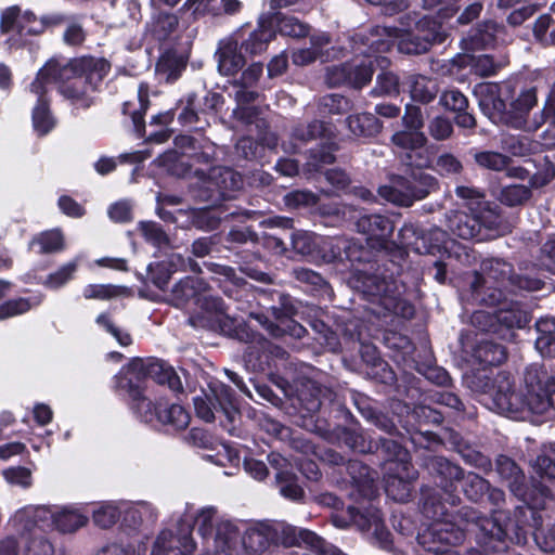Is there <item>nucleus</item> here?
<instances>
[{
	"instance_id": "1",
	"label": "nucleus",
	"mask_w": 555,
	"mask_h": 555,
	"mask_svg": "<svg viewBox=\"0 0 555 555\" xmlns=\"http://www.w3.org/2000/svg\"><path fill=\"white\" fill-rule=\"evenodd\" d=\"M423 514L431 519L428 528L418 535L420 543L429 552L439 554L447 546L460 544L465 532H472L482 550H475L469 555H500L507 545L526 543V531L507 512L495 511L491 517L481 516L469 506L451 514L440 496L436 493L424 494Z\"/></svg>"
},
{
	"instance_id": "2",
	"label": "nucleus",
	"mask_w": 555,
	"mask_h": 555,
	"mask_svg": "<svg viewBox=\"0 0 555 555\" xmlns=\"http://www.w3.org/2000/svg\"><path fill=\"white\" fill-rule=\"evenodd\" d=\"M109 64L103 59L80 57L67 63L49 60L30 85L33 93L41 92L43 86L56 83L59 92L73 103L89 107L92 94L107 75Z\"/></svg>"
},
{
	"instance_id": "3",
	"label": "nucleus",
	"mask_w": 555,
	"mask_h": 555,
	"mask_svg": "<svg viewBox=\"0 0 555 555\" xmlns=\"http://www.w3.org/2000/svg\"><path fill=\"white\" fill-rule=\"evenodd\" d=\"M152 378L157 384L167 385L173 391L182 390V383L172 366L158 359H133L127 366L122 367L117 377V385L127 391L134 402L133 408L145 423H158L163 401L156 403L142 395L141 380Z\"/></svg>"
},
{
	"instance_id": "4",
	"label": "nucleus",
	"mask_w": 555,
	"mask_h": 555,
	"mask_svg": "<svg viewBox=\"0 0 555 555\" xmlns=\"http://www.w3.org/2000/svg\"><path fill=\"white\" fill-rule=\"evenodd\" d=\"M481 271L483 275L474 272L468 282L467 300L473 304L495 306L505 299V292L539 291L542 287L539 279L515 274L512 264L502 259H485Z\"/></svg>"
},
{
	"instance_id": "5",
	"label": "nucleus",
	"mask_w": 555,
	"mask_h": 555,
	"mask_svg": "<svg viewBox=\"0 0 555 555\" xmlns=\"http://www.w3.org/2000/svg\"><path fill=\"white\" fill-rule=\"evenodd\" d=\"M370 48L376 52H387L397 43L398 50L406 54L427 52L434 43L446 39L440 23L424 16L415 22L414 29H399L391 26H376L371 29Z\"/></svg>"
},
{
	"instance_id": "6",
	"label": "nucleus",
	"mask_w": 555,
	"mask_h": 555,
	"mask_svg": "<svg viewBox=\"0 0 555 555\" xmlns=\"http://www.w3.org/2000/svg\"><path fill=\"white\" fill-rule=\"evenodd\" d=\"M370 34L356 33L351 37L352 52L362 54L363 57H356L349 62L328 66L326 68L325 81L331 87L349 86L354 89H362L371 80L375 73V66L385 68L388 60L384 56H374L376 51L370 48Z\"/></svg>"
},
{
	"instance_id": "7",
	"label": "nucleus",
	"mask_w": 555,
	"mask_h": 555,
	"mask_svg": "<svg viewBox=\"0 0 555 555\" xmlns=\"http://www.w3.org/2000/svg\"><path fill=\"white\" fill-rule=\"evenodd\" d=\"M352 286L371 301L379 302L385 310L404 317L413 314L412 306L401 300L404 286L395 278L387 275L386 270L371 264L369 269H356L351 279Z\"/></svg>"
},
{
	"instance_id": "8",
	"label": "nucleus",
	"mask_w": 555,
	"mask_h": 555,
	"mask_svg": "<svg viewBox=\"0 0 555 555\" xmlns=\"http://www.w3.org/2000/svg\"><path fill=\"white\" fill-rule=\"evenodd\" d=\"M492 371L477 370L467 377L468 387L491 401V409L503 414H517L521 410L522 401L513 389L512 375L505 371H499L492 376Z\"/></svg>"
},
{
	"instance_id": "9",
	"label": "nucleus",
	"mask_w": 555,
	"mask_h": 555,
	"mask_svg": "<svg viewBox=\"0 0 555 555\" xmlns=\"http://www.w3.org/2000/svg\"><path fill=\"white\" fill-rule=\"evenodd\" d=\"M400 243L420 254L433 253L435 248H444L454 256L461 263L470 266L475 262L476 256L474 251L465 245L456 244L449 240L448 233L439 228L431 229L425 236L413 224H405L399 233Z\"/></svg>"
},
{
	"instance_id": "10",
	"label": "nucleus",
	"mask_w": 555,
	"mask_h": 555,
	"mask_svg": "<svg viewBox=\"0 0 555 555\" xmlns=\"http://www.w3.org/2000/svg\"><path fill=\"white\" fill-rule=\"evenodd\" d=\"M189 518L204 540H212L215 555H233L227 548L235 547L238 530L231 521L220 520L216 507H203L195 513H190Z\"/></svg>"
},
{
	"instance_id": "11",
	"label": "nucleus",
	"mask_w": 555,
	"mask_h": 555,
	"mask_svg": "<svg viewBox=\"0 0 555 555\" xmlns=\"http://www.w3.org/2000/svg\"><path fill=\"white\" fill-rule=\"evenodd\" d=\"M500 224L495 208L469 206V214L451 211L447 216V227L451 234L463 240H483L482 230H493Z\"/></svg>"
},
{
	"instance_id": "12",
	"label": "nucleus",
	"mask_w": 555,
	"mask_h": 555,
	"mask_svg": "<svg viewBox=\"0 0 555 555\" xmlns=\"http://www.w3.org/2000/svg\"><path fill=\"white\" fill-rule=\"evenodd\" d=\"M495 470L509 491L532 508H544L545 502L551 496L550 490L540 485L529 490L526 476L517 463L506 455H499L495 460Z\"/></svg>"
},
{
	"instance_id": "13",
	"label": "nucleus",
	"mask_w": 555,
	"mask_h": 555,
	"mask_svg": "<svg viewBox=\"0 0 555 555\" xmlns=\"http://www.w3.org/2000/svg\"><path fill=\"white\" fill-rule=\"evenodd\" d=\"M18 522L33 520L44 528H54L62 533H72L88 522V517L72 509L52 511L46 506H29L15 514Z\"/></svg>"
},
{
	"instance_id": "14",
	"label": "nucleus",
	"mask_w": 555,
	"mask_h": 555,
	"mask_svg": "<svg viewBox=\"0 0 555 555\" xmlns=\"http://www.w3.org/2000/svg\"><path fill=\"white\" fill-rule=\"evenodd\" d=\"M273 540L286 547L306 546L319 555H346L333 544L326 542L313 531L287 524L272 527Z\"/></svg>"
},
{
	"instance_id": "15",
	"label": "nucleus",
	"mask_w": 555,
	"mask_h": 555,
	"mask_svg": "<svg viewBox=\"0 0 555 555\" xmlns=\"http://www.w3.org/2000/svg\"><path fill=\"white\" fill-rule=\"evenodd\" d=\"M238 339L245 341L244 361L254 371H264L272 357H282L284 351L266 339L262 335L242 327L237 332Z\"/></svg>"
},
{
	"instance_id": "16",
	"label": "nucleus",
	"mask_w": 555,
	"mask_h": 555,
	"mask_svg": "<svg viewBox=\"0 0 555 555\" xmlns=\"http://www.w3.org/2000/svg\"><path fill=\"white\" fill-rule=\"evenodd\" d=\"M392 145L405 157L409 166L417 168L430 167L431 162L426 155L427 137L423 131L402 129L396 131L390 139Z\"/></svg>"
},
{
	"instance_id": "17",
	"label": "nucleus",
	"mask_w": 555,
	"mask_h": 555,
	"mask_svg": "<svg viewBox=\"0 0 555 555\" xmlns=\"http://www.w3.org/2000/svg\"><path fill=\"white\" fill-rule=\"evenodd\" d=\"M0 29L3 34L16 30L20 39L11 37L8 42L11 47H21L24 43V36H34L43 33L44 24L41 18L37 20L31 12L26 11L24 14H21L18 7H11L2 12Z\"/></svg>"
},
{
	"instance_id": "18",
	"label": "nucleus",
	"mask_w": 555,
	"mask_h": 555,
	"mask_svg": "<svg viewBox=\"0 0 555 555\" xmlns=\"http://www.w3.org/2000/svg\"><path fill=\"white\" fill-rule=\"evenodd\" d=\"M14 527L22 532L17 546L22 548V555H54L52 542L44 535V527L33 520L18 522L13 518Z\"/></svg>"
},
{
	"instance_id": "19",
	"label": "nucleus",
	"mask_w": 555,
	"mask_h": 555,
	"mask_svg": "<svg viewBox=\"0 0 555 555\" xmlns=\"http://www.w3.org/2000/svg\"><path fill=\"white\" fill-rule=\"evenodd\" d=\"M242 185L241 175L229 167L211 168L205 182V188L210 192L211 201L230 199Z\"/></svg>"
},
{
	"instance_id": "20",
	"label": "nucleus",
	"mask_w": 555,
	"mask_h": 555,
	"mask_svg": "<svg viewBox=\"0 0 555 555\" xmlns=\"http://www.w3.org/2000/svg\"><path fill=\"white\" fill-rule=\"evenodd\" d=\"M426 465L430 474L437 478V485L448 494V503L454 506L459 498L452 494V491L455 489L453 483L461 480L464 473L463 469L443 456L429 457Z\"/></svg>"
},
{
	"instance_id": "21",
	"label": "nucleus",
	"mask_w": 555,
	"mask_h": 555,
	"mask_svg": "<svg viewBox=\"0 0 555 555\" xmlns=\"http://www.w3.org/2000/svg\"><path fill=\"white\" fill-rule=\"evenodd\" d=\"M271 526L260 525L258 527L248 528L242 537H237V542L233 550L227 548L233 555H257L264 552L271 541H273Z\"/></svg>"
},
{
	"instance_id": "22",
	"label": "nucleus",
	"mask_w": 555,
	"mask_h": 555,
	"mask_svg": "<svg viewBox=\"0 0 555 555\" xmlns=\"http://www.w3.org/2000/svg\"><path fill=\"white\" fill-rule=\"evenodd\" d=\"M553 378L555 377L548 374L547 370L542 363H532L526 367L524 373L526 393L516 392L522 401L520 412H522L525 409L531 411L532 397L535 395L542 397Z\"/></svg>"
},
{
	"instance_id": "23",
	"label": "nucleus",
	"mask_w": 555,
	"mask_h": 555,
	"mask_svg": "<svg viewBox=\"0 0 555 555\" xmlns=\"http://www.w3.org/2000/svg\"><path fill=\"white\" fill-rule=\"evenodd\" d=\"M356 227L360 233L366 235L367 242L375 248L384 247L393 231L390 219L377 214L360 217Z\"/></svg>"
},
{
	"instance_id": "24",
	"label": "nucleus",
	"mask_w": 555,
	"mask_h": 555,
	"mask_svg": "<svg viewBox=\"0 0 555 555\" xmlns=\"http://www.w3.org/2000/svg\"><path fill=\"white\" fill-rule=\"evenodd\" d=\"M195 551V542L191 537V526L181 528L180 537L171 531L164 530L157 537L151 555H191Z\"/></svg>"
},
{
	"instance_id": "25",
	"label": "nucleus",
	"mask_w": 555,
	"mask_h": 555,
	"mask_svg": "<svg viewBox=\"0 0 555 555\" xmlns=\"http://www.w3.org/2000/svg\"><path fill=\"white\" fill-rule=\"evenodd\" d=\"M535 103L537 94L534 89L522 91L511 104L509 124L515 128L525 129L528 131H533L540 128L545 122L543 111L541 112L539 118L534 117L532 122H529L526 119V116Z\"/></svg>"
},
{
	"instance_id": "26",
	"label": "nucleus",
	"mask_w": 555,
	"mask_h": 555,
	"mask_svg": "<svg viewBox=\"0 0 555 555\" xmlns=\"http://www.w3.org/2000/svg\"><path fill=\"white\" fill-rule=\"evenodd\" d=\"M416 478L417 472L412 465L388 467L385 486L387 495L397 502H406L411 496V485Z\"/></svg>"
},
{
	"instance_id": "27",
	"label": "nucleus",
	"mask_w": 555,
	"mask_h": 555,
	"mask_svg": "<svg viewBox=\"0 0 555 555\" xmlns=\"http://www.w3.org/2000/svg\"><path fill=\"white\" fill-rule=\"evenodd\" d=\"M496 320L499 338L513 340L514 330L525 327L530 321V315L518 302H511L507 307L496 310Z\"/></svg>"
},
{
	"instance_id": "28",
	"label": "nucleus",
	"mask_w": 555,
	"mask_h": 555,
	"mask_svg": "<svg viewBox=\"0 0 555 555\" xmlns=\"http://www.w3.org/2000/svg\"><path fill=\"white\" fill-rule=\"evenodd\" d=\"M348 513L350 520L361 530H373L375 540L382 548L390 550L392 544L391 533L384 527L377 511L364 514L354 507H349Z\"/></svg>"
},
{
	"instance_id": "29",
	"label": "nucleus",
	"mask_w": 555,
	"mask_h": 555,
	"mask_svg": "<svg viewBox=\"0 0 555 555\" xmlns=\"http://www.w3.org/2000/svg\"><path fill=\"white\" fill-rule=\"evenodd\" d=\"M122 512V524L132 530L147 529L158 517L157 509L147 502L129 505Z\"/></svg>"
},
{
	"instance_id": "30",
	"label": "nucleus",
	"mask_w": 555,
	"mask_h": 555,
	"mask_svg": "<svg viewBox=\"0 0 555 555\" xmlns=\"http://www.w3.org/2000/svg\"><path fill=\"white\" fill-rule=\"evenodd\" d=\"M208 291V284L201 278L188 276L178 282L171 292V301L177 307H182L190 300L197 299Z\"/></svg>"
},
{
	"instance_id": "31",
	"label": "nucleus",
	"mask_w": 555,
	"mask_h": 555,
	"mask_svg": "<svg viewBox=\"0 0 555 555\" xmlns=\"http://www.w3.org/2000/svg\"><path fill=\"white\" fill-rule=\"evenodd\" d=\"M237 48V41L233 39H227L220 43L217 55L218 69L222 75H234L245 65V59Z\"/></svg>"
},
{
	"instance_id": "32",
	"label": "nucleus",
	"mask_w": 555,
	"mask_h": 555,
	"mask_svg": "<svg viewBox=\"0 0 555 555\" xmlns=\"http://www.w3.org/2000/svg\"><path fill=\"white\" fill-rule=\"evenodd\" d=\"M460 65L477 76L488 77L495 75L505 65V60H495L493 55L485 53L465 54L461 57Z\"/></svg>"
},
{
	"instance_id": "33",
	"label": "nucleus",
	"mask_w": 555,
	"mask_h": 555,
	"mask_svg": "<svg viewBox=\"0 0 555 555\" xmlns=\"http://www.w3.org/2000/svg\"><path fill=\"white\" fill-rule=\"evenodd\" d=\"M324 131V122L320 120H313L307 125H297L292 130V141L288 143L283 142L282 147L286 153H297L301 144L315 140L321 137Z\"/></svg>"
},
{
	"instance_id": "34",
	"label": "nucleus",
	"mask_w": 555,
	"mask_h": 555,
	"mask_svg": "<svg viewBox=\"0 0 555 555\" xmlns=\"http://www.w3.org/2000/svg\"><path fill=\"white\" fill-rule=\"evenodd\" d=\"M406 83L412 100L422 104L430 103L439 92L437 81L423 75H410Z\"/></svg>"
},
{
	"instance_id": "35",
	"label": "nucleus",
	"mask_w": 555,
	"mask_h": 555,
	"mask_svg": "<svg viewBox=\"0 0 555 555\" xmlns=\"http://www.w3.org/2000/svg\"><path fill=\"white\" fill-rule=\"evenodd\" d=\"M350 132L359 138H374L382 131V122L371 113L350 115L346 119Z\"/></svg>"
},
{
	"instance_id": "36",
	"label": "nucleus",
	"mask_w": 555,
	"mask_h": 555,
	"mask_svg": "<svg viewBox=\"0 0 555 555\" xmlns=\"http://www.w3.org/2000/svg\"><path fill=\"white\" fill-rule=\"evenodd\" d=\"M257 96L258 93L256 91H253L249 89V87H245L244 85L240 83L238 89L234 94V98L237 102V107L233 111L235 118L247 125L257 122V127H259V122L263 124L262 120L257 119L256 108L247 106V104L253 103Z\"/></svg>"
},
{
	"instance_id": "37",
	"label": "nucleus",
	"mask_w": 555,
	"mask_h": 555,
	"mask_svg": "<svg viewBox=\"0 0 555 555\" xmlns=\"http://www.w3.org/2000/svg\"><path fill=\"white\" fill-rule=\"evenodd\" d=\"M138 102L139 108L131 109L132 103L125 102L122 105V113L129 114L133 124V128L138 137H143L145 130L144 115L150 105L149 100V86L140 83L138 88Z\"/></svg>"
},
{
	"instance_id": "38",
	"label": "nucleus",
	"mask_w": 555,
	"mask_h": 555,
	"mask_svg": "<svg viewBox=\"0 0 555 555\" xmlns=\"http://www.w3.org/2000/svg\"><path fill=\"white\" fill-rule=\"evenodd\" d=\"M473 358L485 366L499 365L506 359V350L500 344L483 339L473 347Z\"/></svg>"
},
{
	"instance_id": "39",
	"label": "nucleus",
	"mask_w": 555,
	"mask_h": 555,
	"mask_svg": "<svg viewBox=\"0 0 555 555\" xmlns=\"http://www.w3.org/2000/svg\"><path fill=\"white\" fill-rule=\"evenodd\" d=\"M382 197L399 206H411L410 179L398 177L390 185H384L378 189Z\"/></svg>"
},
{
	"instance_id": "40",
	"label": "nucleus",
	"mask_w": 555,
	"mask_h": 555,
	"mask_svg": "<svg viewBox=\"0 0 555 555\" xmlns=\"http://www.w3.org/2000/svg\"><path fill=\"white\" fill-rule=\"evenodd\" d=\"M476 94L478 95L481 111L488 117L492 118L506 109L505 102L498 94L496 86H480Z\"/></svg>"
},
{
	"instance_id": "41",
	"label": "nucleus",
	"mask_w": 555,
	"mask_h": 555,
	"mask_svg": "<svg viewBox=\"0 0 555 555\" xmlns=\"http://www.w3.org/2000/svg\"><path fill=\"white\" fill-rule=\"evenodd\" d=\"M47 87L43 86L38 95V101L33 111V125L35 130L40 134H47L53 127L54 120L49 111V103L46 99Z\"/></svg>"
},
{
	"instance_id": "42",
	"label": "nucleus",
	"mask_w": 555,
	"mask_h": 555,
	"mask_svg": "<svg viewBox=\"0 0 555 555\" xmlns=\"http://www.w3.org/2000/svg\"><path fill=\"white\" fill-rule=\"evenodd\" d=\"M178 17L170 13H159L153 16L152 21L147 24V31L156 40L164 41L178 28Z\"/></svg>"
},
{
	"instance_id": "43",
	"label": "nucleus",
	"mask_w": 555,
	"mask_h": 555,
	"mask_svg": "<svg viewBox=\"0 0 555 555\" xmlns=\"http://www.w3.org/2000/svg\"><path fill=\"white\" fill-rule=\"evenodd\" d=\"M210 391L220 412L230 421H233L237 411L234 408V392L232 388L223 383L216 382L210 385Z\"/></svg>"
},
{
	"instance_id": "44",
	"label": "nucleus",
	"mask_w": 555,
	"mask_h": 555,
	"mask_svg": "<svg viewBox=\"0 0 555 555\" xmlns=\"http://www.w3.org/2000/svg\"><path fill=\"white\" fill-rule=\"evenodd\" d=\"M272 312L279 323H270L268 333L271 336L280 338L284 335H289L296 339H301L306 335L307 330L301 324L291 319H282L280 317V310L276 308H273Z\"/></svg>"
},
{
	"instance_id": "45",
	"label": "nucleus",
	"mask_w": 555,
	"mask_h": 555,
	"mask_svg": "<svg viewBox=\"0 0 555 555\" xmlns=\"http://www.w3.org/2000/svg\"><path fill=\"white\" fill-rule=\"evenodd\" d=\"M531 467L539 476L555 479V443L544 444Z\"/></svg>"
},
{
	"instance_id": "46",
	"label": "nucleus",
	"mask_w": 555,
	"mask_h": 555,
	"mask_svg": "<svg viewBox=\"0 0 555 555\" xmlns=\"http://www.w3.org/2000/svg\"><path fill=\"white\" fill-rule=\"evenodd\" d=\"M190 415L183 406L179 404H170L164 402L160 411L158 424L168 425L175 430H181L188 427Z\"/></svg>"
},
{
	"instance_id": "47",
	"label": "nucleus",
	"mask_w": 555,
	"mask_h": 555,
	"mask_svg": "<svg viewBox=\"0 0 555 555\" xmlns=\"http://www.w3.org/2000/svg\"><path fill=\"white\" fill-rule=\"evenodd\" d=\"M274 37L271 29L260 26L253 30L248 38L242 42V50L250 55L260 54L266 51L268 43Z\"/></svg>"
},
{
	"instance_id": "48",
	"label": "nucleus",
	"mask_w": 555,
	"mask_h": 555,
	"mask_svg": "<svg viewBox=\"0 0 555 555\" xmlns=\"http://www.w3.org/2000/svg\"><path fill=\"white\" fill-rule=\"evenodd\" d=\"M380 451L385 454L389 462V467L399 468L401 466L411 465L409 452L400 443L392 439H379Z\"/></svg>"
},
{
	"instance_id": "49",
	"label": "nucleus",
	"mask_w": 555,
	"mask_h": 555,
	"mask_svg": "<svg viewBox=\"0 0 555 555\" xmlns=\"http://www.w3.org/2000/svg\"><path fill=\"white\" fill-rule=\"evenodd\" d=\"M461 480H463L462 489L465 496L473 502L481 501L489 491V481L475 473L469 472L466 475L463 473Z\"/></svg>"
},
{
	"instance_id": "50",
	"label": "nucleus",
	"mask_w": 555,
	"mask_h": 555,
	"mask_svg": "<svg viewBox=\"0 0 555 555\" xmlns=\"http://www.w3.org/2000/svg\"><path fill=\"white\" fill-rule=\"evenodd\" d=\"M197 306L206 313L211 314L214 321L219 325L227 323L229 319L227 307L221 298L209 295L207 291L197 299Z\"/></svg>"
},
{
	"instance_id": "51",
	"label": "nucleus",
	"mask_w": 555,
	"mask_h": 555,
	"mask_svg": "<svg viewBox=\"0 0 555 555\" xmlns=\"http://www.w3.org/2000/svg\"><path fill=\"white\" fill-rule=\"evenodd\" d=\"M402 425L408 429H414L416 424L433 423L440 424L442 422V415L440 412L426 406H415L405 420H402Z\"/></svg>"
},
{
	"instance_id": "52",
	"label": "nucleus",
	"mask_w": 555,
	"mask_h": 555,
	"mask_svg": "<svg viewBox=\"0 0 555 555\" xmlns=\"http://www.w3.org/2000/svg\"><path fill=\"white\" fill-rule=\"evenodd\" d=\"M33 247H38V253H56L64 248V238L59 230H52L41 233L31 242Z\"/></svg>"
},
{
	"instance_id": "53",
	"label": "nucleus",
	"mask_w": 555,
	"mask_h": 555,
	"mask_svg": "<svg viewBox=\"0 0 555 555\" xmlns=\"http://www.w3.org/2000/svg\"><path fill=\"white\" fill-rule=\"evenodd\" d=\"M42 297H36L34 301L28 298H16L0 305V320L16 317L29 311L33 307L40 305Z\"/></svg>"
},
{
	"instance_id": "54",
	"label": "nucleus",
	"mask_w": 555,
	"mask_h": 555,
	"mask_svg": "<svg viewBox=\"0 0 555 555\" xmlns=\"http://www.w3.org/2000/svg\"><path fill=\"white\" fill-rule=\"evenodd\" d=\"M77 268V260L69 261L59 268L55 272L50 273L42 284L50 289H59L74 278Z\"/></svg>"
},
{
	"instance_id": "55",
	"label": "nucleus",
	"mask_w": 555,
	"mask_h": 555,
	"mask_svg": "<svg viewBox=\"0 0 555 555\" xmlns=\"http://www.w3.org/2000/svg\"><path fill=\"white\" fill-rule=\"evenodd\" d=\"M504 152L516 157L529 155L533 150V143L527 137L504 135L501 140Z\"/></svg>"
},
{
	"instance_id": "56",
	"label": "nucleus",
	"mask_w": 555,
	"mask_h": 555,
	"mask_svg": "<svg viewBox=\"0 0 555 555\" xmlns=\"http://www.w3.org/2000/svg\"><path fill=\"white\" fill-rule=\"evenodd\" d=\"M347 472L353 482L366 492L372 491L374 477L371 476L370 468L359 461H348Z\"/></svg>"
},
{
	"instance_id": "57",
	"label": "nucleus",
	"mask_w": 555,
	"mask_h": 555,
	"mask_svg": "<svg viewBox=\"0 0 555 555\" xmlns=\"http://www.w3.org/2000/svg\"><path fill=\"white\" fill-rule=\"evenodd\" d=\"M531 197L530 186L522 184H511L504 186L500 194V199L507 206L522 205Z\"/></svg>"
},
{
	"instance_id": "58",
	"label": "nucleus",
	"mask_w": 555,
	"mask_h": 555,
	"mask_svg": "<svg viewBox=\"0 0 555 555\" xmlns=\"http://www.w3.org/2000/svg\"><path fill=\"white\" fill-rule=\"evenodd\" d=\"M139 230L145 241L155 247H165L169 245V237L163 228L154 221H142Z\"/></svg>"
},
{
	"instance_id": "59",
	"label": "nucleus",
	"mask_w": 555,
	"mask_h": 555,
	"mask_svg": "<svg viewBox=\"0 0 555 555\" xmlns=\"http://www.w3.org/2000/svg\"><path fill=\"white\" fill-rule=\"evenodd\" d=\"M311 391L310 397H308L306 391H301L299 395V400L308 413L319 411L325 401H331V392L328 390H323L321 387L312 384Z\"/></svg>"
},
{
	"instance_id": "60",
	"label": "nucleus",
	"mask_w": 555,
	"mask_h": 555,
	"mask_svg": "<svg viewBox=\"0 0 555 555\" xmlns=\"http://www.w3.org/2000/svg\"><path fill=\"white\" fill-rule=\"evenodd\" d=\"M338 438L348 448L356 452L366 453L372 451V442L367 441L359 430L341 428L339 430Z\"/></svg>"
},
{
	"instance_id": "61",
	"label": "nucleus",
	"mask_w": 555,
	"mask_h": 555,
	"mask_svg": "<svg viewBox=\"0 0 555 555\" xmlns=\"http://www.w3.org/2000/svg\"><path fill=\"white\" fill-rule=\"evenodd\" d=\"M199 111V100L197 99L195 93H190L185 99V106L182 112L178 116V120L183 125H194L196 122H201L204 120L205 125L208 126L209 122L206 118L202 117Z\"/></svg>"
},
{
	"instance_id": "62",
	"label": "nucleus",
	"mask_w": 555,
	"mask_h": 555,
	"mask_svg": "<svg viewBox=\"0 0 555 555\" xmlns=\"http://www.w3.org/2000/svg\"><path fill=\"white\" fill-rule=\"evenodd\" d=\"M475 162L482 168L501 171L508 166L509 158L499 152L482 151L474 155Z\"/></svg>"
},
{
	"instance_id": "63",
	"label": "nucleus",
	"mask_w": 555,
	"mask_h": 555,
	"mask_svg": "<svg viewBox=\"0 0 555 555\" xmlns=\"http://www.w3.org/2000/svg\"><path fill=\"white\" fill-rule=\"evenodd\" d=\"M120 508L113 503H104L93 511V521L100 528L106 529L116 524L120 517Z\"/></svg>"
},
{
	"instance_id": "64",
	"label": "nucleus",
	"mask_w": 555,
	"mask_h": 555,
	"mask_svg": "<svg viewBox=\"0 0 555 555\" xmlns=\"http://www.w3.org/2000/svg\"><path fill=\"white\" fill-rule=\"evenodd\" d=\"M399 92V78L391 72H382L376 77V86L371 90L373 96L392 95Z\"/></svg>"
}]
</instances>
